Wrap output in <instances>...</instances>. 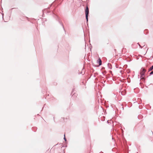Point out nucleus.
Wrapping results in <instances>:
<instances>
[{
  "mask_svg": "<svg viewBox=\"0 0 153 153\" xmlns=\"http://www.w3.org/2000/svg\"><path fill=\"white\" fill-rule=\"evenodd\" d=\"M89 9L88 8V6H87L86 7V8L85 10V16H86V18L87 20V21L88 22V15L89 14Z\"/></svg>",
  "mask_w": 153,
  "mask_h": 153,
  "instance_id": "f257e3e1",
  "label": "nucleus"
},
{
  "mask_svg": "<svg viewBox=\"0 0 153 153\" xmlns=\"http://www.w3.org/2000/svg\"><path fill=\"white\" fill-rule=\"evenodd\" d=\"M146 70L144 68H142L141 71L140 72L141 77L142 79L143 78V76L146 72Z\"/></svg>",
  "mask_w": 153,
  "mask_h": 153,
  "instance_id": "f03ea898",
  "label": "nucleus"
},
{
  "mask_svg": "<svg viewBox=\"0 0 153 153\" xmlns=\"http://www.w3.org/2000/svg\"><path fill=\"white\" fill-rule=\"evenodd\" d=\"M97 62L99 64V65H100L102 64V61L100 59H99L97 61Z\"/></svg>",
  "mask_w": 153,
  "mask_h": 153,
  "instance_id": "7ed1b4c3",
  "label": "nucleus"
},
{
  "mask_svg": "<svg viewBox=\"0 0 153 153\" xmlns=\"http://www.w3.org/2000/svg\"><path fill=\"white\" fill-rule=\"evenodd\" d=\"M153 69V68H152V66L151 67H150L149 69V71H151Z\"/></svg>",
  "mask_w": 153,
  "mask_h": 153,
  "instance_id": "20e7f679",
  "label": "nucleus"
},
{
  "mask_svg": "<svg viewBox=\"0 0 153 153\" xmlns=\"http://www.w3.org/2000/svg\"><path fill=\"white\" fill-rule=\"evenodd\" d=\"M64 139L66 141V138L65 137V134H64Z\"/></svg>",
  "mask_w": 153,
  "mask_h": 153,
  "instance_id": "39448f33",
  "label": "nucleus"
},
{
  "mask_svg": "<svg viewBox=\"0 0 153 153\" xmlns=\"http://www.w3.org/2000/svg\"><path fill=\"white\" fill-rule=\"evenodd\" d=\"M153 74V71H152L150 73V74Z\"/></svg>",
  "mask_w": 153,
  "mask_h": 153,
  "instance_id": "423d86ee",
  "label": "nucleus"
}]
</instances>
